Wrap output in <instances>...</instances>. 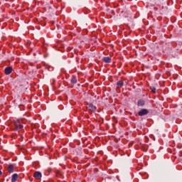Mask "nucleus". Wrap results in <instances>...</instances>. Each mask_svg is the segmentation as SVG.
<instances>
[{
  "instance_id": "0eeeda50",
  "label": "nucleus",
  "mask_w": 182,
  "mask_h": 182,
  "mask_svg": "<svg viewBox=\"0 0 182 182\" xmlns=\"http://www.w3.org/2000/svg\"><path fill=\"white\" fill-rule=\"evenodd\" d=\"M144 105H146V101H144V100H139L137 102V106L139 107H143L144 106Z\"/></svg>"
},
{
  "instance_id": "7ed1b4c3",
  "label": "nucleus",
  "mask_w": 182,
  "mask_h": 182,
  "mask_svg": "<svg viewBox=\"0 0 182 182\" xmlns=\"http://www.w3.org/2000/svg\"><path fill=\"white\" fill-rule=\"evenodd\" d=\"M33 177L36 180H41V178H42V173L39 171H36L33 174Z\"/></svg>"
},
{
  "instance_id": "f8f14e48",
  "label": "nucleus",
  "mask_w": 182,
  "mask_h": 182,
  "mask_svg": "<svg viewBox=\"0 0 182 182\" xmlns=\"http://www.w3.org/2000/svg\"><path fill=\"white\" fill-rule=\"evenodd\" d=\"M150 90H151V92H152V93H156V87H151Z\"/></svg>"
},
{
  "instance_id": "ddd939ff",
  "label": "nucleus",
  "mask_w": 182,
  "mask_h": 182,
  "mask_svg": "<svg viewBox=\"0 0 182 182\" xmlns=\"http://www.w3.org/2000/svg\"><path fill=\"white\" fill-rule=\"evenodd\" d=\"M2 176V171H0V176Z\"/></svg>"
},
{
  "instance_id": "20e7f679",
  "label": "nucleus",
  "mask_w": 182,
  "mask_h": 182,
  "mask_svg": "<svg viewBox=\"0 0 182 182\" xmlns=\"http://www.w3.org/2000/svg\"><path fill=\"white\" fill-rule=\"evenodd\" d=\"M88 110H90V112H92V113H95L96 112V107L90 104L88 107H87Z\"/></svg>"
},
{
  "instance_id": "9d476101",
  "label": "nucleus",
  "mask_w": 182,
  "mask_h": 182,
  "mask_svg": "<svg viewBox=\"0 0 182 182\" xmlns=\"http://www.w3.org/2000/svg\"><path fill=\"white\" fill-rule=\"evenodd\" d=\"M71 83L73 85H76L77 83V79L76 78V77L73 76L71 79Z\"/></svg>"
},
{
  "instance_id": "9b49d317",
  "label": "nucleus",
  "mask_w": 182,
  "mask_h": 182,
  "mask_svg": "<svg viewBox=\"0 0 182 182\" xmlns=\"http://www.w3.org/2000/svg\"><path fill=\"white\" fill-rule=\"evenodd\" d=\"M117 87H122L123 86V81L119 80L117 82Z\"/></svg>"
},
{
  "instance_id": "1a4fd4ad",
  "label": "nucleus",
  "mask_w": 182,
  "mask_h": 182,
  "mask_svg": "<svg viewBox=\"0 0 182 182\" xmlns=\"http://www.w3.org/2000/svg\"><path fill=\"white\" fill-rule=\"evenodd\" d=\"M18 173L13 174L11 176V182H16V180H18Z\"/></svg>"
},
{
  "instance_id": "6e6552de",
  "label": "nucleus",
  "mask_w": 182,
  "mask_h": 182,
  "mask_svg": "<svg viewBox=\"0 0 182 182\" xmlns=\"http://www.w3.org/2000/svg\"><path fill=\"white\" fill-rule=\"evenodd\" d=\"M102 60L105 63H110V62H112V58L110 57H104Z\"/></svg>"
},
{
  "instance_id": "f257e3e1",
  "label": "nucleus",
  "mask_w": 182,
  "mask_h": 182,
  "mask_svg": "<svg viewBox=\"0 0 182 182\" xmlns=\"http://www.w3.org/2000/svg\"><path fill=\"white\" fill-rule=\"evenodd\" d=\"M13 124L14 126L15 130H17L18 132H19V130H22V129H23V126H22V124H21V121H19V120L14 121L13 122Z\"/></svg>"
},
{
  "instance_id": "f03ea898",
  "label": "nucleus",
  "mask_w": 182,
  "mask_h": 182,
  "mask_svg": "<svg viewBox=\"0 0 182 182\" xmlns=\"http://www.w3.org/2000/svg\"><path fill=\"white\" fill-rule=\"evenodd\" d=\"M150 112H149V109H141L140 111L138 112V116H147Z\"/></svg>"
},
{
  "instance_id": "423d86ee",
  "label": "nucleus",
  "mask_w": 182,
  "mask_h": 182,
  "mask_svg": "<svg viewBox=\"0 0 182 182\" xmlns=\"http://www.w3.org/2000/svg\"><path fill=\"white\" fill-rule=\"evenodd\" d=\"M14 170H15V166L13 164L9 165V167L7 168V171H9V173H14Z\"/></svg>"
},
{
  "instance_id": "39448f33",
  "label": "nucleus",
  "mask_w": 182,
  "mask_h": 182,
  "mask_svg": "<svg viewBox=\"0 0 182 182\" xmlns=\"http://www.w3.org/2000/svg\"><path fill=\"white\" fill-rule=\"evenodd\" d=\"M4 73L6 75H11V73H12V68L11 67L6 68L4 70Z\"/></svg>"
}]
</instances>
